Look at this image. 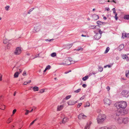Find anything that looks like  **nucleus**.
<instances>
[{
	"label": "nucleus",
	"mask_w": 129,
	"mask_h": 129,
	"mask_svg": "<svg viewBox=\"0 0 129 129\" xmlns=\"http://www.w3.org/2000/svg\"><path fill=\"white\" fill-rule=\"evenodd\" d=\"M77 102V101L74 102L72 100H70L67 102L69 105H73Z\"/></svg>",
	"instance_id": "9"
},
{
	"label": "nucleus",
	"mask_w": 129,
	"mask_h": 129,
	"mask_svg": "<svg viewBox=\"0 0 129 129\" xmlns=\"http://www.w3.org/2000/svg\"><path fill=\"white\" fill-rule=\"evenodd\" d=\"M88 78V76H85L84 77H83L82 79L83 81H85Z\"/></svg>",
	"instance_id": "25"
},
{
	"label": "nucleus",
	"mask_w": 129,
	"mask_h": 129,
	"mask_svg": "<svg viewBox=\"0 0 129 129\" xmlns=\"http://www.w3.org/2000/svg\"><path fill=\"white\" fill-rule=\"evenodd\" d=\"M114 14H115V19L116 20H117V19H118V17L117 16V14L116 13H115Z\"/></svg>",
	"instance_id": "35"
},
{
	"label": "nucleus",
	"mask_w": 129,
	"mask_h": 129,
	"mask_svg": "<svg viewBox=\"0 0 129 129\" xmlns=\"http://www.w3.org/2000/svg\"><path fill=\"white\" fill-rule=\"evenodd\" d=\"M31 82V81L30 80L28 81V82H27V83H29L30 82Z\"/></svg>",
	"instance_id": "63"
},
{
	"label": "nucleus",
	"mask_w": 129,
	"mask_h": 129,
	"mask_svg": "<svg viewBox=\"0 0 129 129\" xmlns=\"http://www.w3.org/2000/svg\"><path fill=\"white\" fill-rule=\"evenodd\" d=\"M83 49L82 48H77V49L76 50H82Z\"/></svg>",
	"instance_id": "43"
},
{
	"label": "nucleus",
	"mask_w": 129,
	"mask_h": 129,
	"mask_svg": "<svg viewBox=\"0 0 129 129\" xmlns=\"http://www.w3.org/2000/svg\"><path fill=\"white\" fill-rule=\"evenodd\" d=\"M27 83V82H25L24 83H23V84L24 85H26Z\"/></svg>",
	"instance_id": "58"
},
{
	"label": "nucleus",
	"mask_w": 129,
	"mask_h": 129,
	"mask_svg": "<svg viewBox=\"0 0 129 129\" xmlns=\"http://www.w3.org/2000/svg\"><path fill=\"white\" fill-rule=\"evenodd\" d=\"M91 123V122H88L86 125L85 126L84 129H89Z\"/></svg>",
	"instance_id": "12"
},
{
	"label": "nucleus",
	"mask_w": 129,
	"mask_h": 129,
	"mask_svg": "<svg viewBox=\"0 0 129 129\" xmlns=\"http://www.w3.org/2000/svg\"><path fill=\"white\" fill-rule=\"evenodd\" d=\"M92 17L94 20H97L99 18L98 16L95 14L92 15Z\"/></svg>",
	"instance_id": "13"
},
{
	"label": "nucleus",
	"mask_w": 129,
	"mask_h": 129,
	"mask_svg": "<svg viewBox=\"0 0 129 129\" xmlns=\"http://www.w3.org/2000/svg\"><path fill=\"white\" fill-rule=\"evenodd\" d=\"M126 77H129V72L128 71L127 74H126Z\"/></svg>",
	"instance_id": "48"
},
{
	"label": "nucleus",
	"mask_w": 129,
	"mask_h": 129,
	"mask_svg": "<svg viewBox=\"0 0 129 129\" xmlns=\"http://www.w3.org/2000/svg\"><path fill=\"white\" fill-rule=\"evenodd\" d=\"M12 120V118H9L7 121V122L8 123H9Z\"/></svg>",
	"instance_id": "28"
},
{
	"label": "nucleus",
	"mask_w": 129,
	"mask_h": 129,
	"mask_svg": "<svg viewBox=\"0 0 129 129\" xmlns=\"http://www.w3.org/2000/svg\"><path fill=\"white\" fill-rule=\"evenodd\" d=\"M81 89H78L75 90V92L76 93H78L79 92L81 91Z\"/></svg>",
	"instance_id": "39"
},
{
	"label": "nucleus",
	"mask_w": 129,
	"mask_h": 129,
	"mask_svg": "<svg viewBox=\"0 0 129 129\" xmlns=\"http://www.w3.org/2000/svg\"><path fill=\"white\" fill-rule=\"evenodd\" d=\"M53 40V39H47L46 40V41H49L50 42V41H51V40Z\"/></svg>",
	"instance_id": "51"
},
{
	"label": "nucleus",
	"mask_w": 129,
	"mask_h": 129,
	"mask_svg": "<svg viewBox=\"0 0 129 129\" xmlns=\"http://www.w3.org/2000/svg\"><path fill=\"white\" fill-rule=\"evenodd\" d=\"M99 129H110L108 127H106V126H105V127H100Z\"/></svg>",
	"instance_id": "29"
},
{
	"label": "nucleus",
	"mask_w": 129,
	"mask_h": 129,
	"mask_svg": "<svg viewBox=\"0 0 129 129\" xmlns=\"http://www.w3.org/2000/svg\"><path fill=\"white\" fill-rule=\"evenodd\" d=\"M9 42V40L6 39H4L3 41V43L4 44H6Z\"/></svg>",
	"instance_id": "21"
},
{
	"label": "nucleus",
	"mask_w": 129,
	"mask_h": 129,
	"mask_svg": "<svg viewBox=\"0 0 129 129\" xmlns=\"http://www.w3.org/2000/svg\"><path fill=\"white\" fill-rule=\"evenodd\" d=\"M124 47V46L123 45H120L119 47V48L120 50H121L123 49Z\"/></svg>",
	"instance_id": "24"
},
{
	"label": "nucleus",
	"mask_w": 129,
	"mask_h": 129,
	"mask_svg": "<svg viewBox=\"0 0 129 129\" xmlns=\"http://www.w3.org/2000/svg\"><path fill=\"white\" fill-rule=\"evenodd\" d=\"M86 116L83 113L80 114L78 116V118L79 119H84L86 118Z\"/></svg>",
	"instance_id": "8"
},
{
	"label": "nucleus",
	"mask_w": 129,
	"mask_h": 129,
	"mask_svg": "<svg viewBox=\"0 0 129 129\" xmlns=\"http://www.w3.org/2000/svg\"><path fill=\"white\" fill-rule=\"evenodd\" d=\"M95 74H96V73H90L89 74V76H91V75H92V74H93V75H95Z\"/></svg>",
	"instance_id": "56"
},
{
	"label": "nucleus",
	"mask_w": 129,
	"mask_h": 129,
	"mask_svg": "<svg viewBox=\"0 0 129 129\" xmlns=\"http://www.w3.org/2000/svg\"><path fill=\"white\" fill-rule=\"evenodd\" d=\"M41 26H36L34 27V29L36 31H39L41 28Z\"/></svg>",
	"instance_id": "15"
},
{
	"label": "nucleus",
	"mask_w": 129,
	"mask_h": 129,
	"mask_svg": "<svg viewBox=\"0 0 129 129\" xmlns=\"http://www.w3.org/2000/svg\"><path fill=\"white\" fill-rule=\"evenodd\" d=\"M90 105L89 103L88 102H86V106H85L84 107H89L90 106Z\"/></svg>",
	"instance_id": "31"
},
{
	"label": "nucleus",
	"mask_w": 129,
	"mask_h": 129,
	"mask_svg": "<svg viewBox=\"0 0 129 129\" xmlns=\"http://www.w3.org/2000/svg\"><path fill=\"white\" fill-rule=\"evenodd\" d=\"M37 120V119H35V120H34V121H33L30 124V126H31V125H32L33 124H34V122H35V121H36V120Z\"/></svg>",
	"instance_id": "38"
},
{
	"label": "nucleus",
	"mask_w": 129,
	"mask_h": 129,
	"mask_svg": "<svg viewBox=\"0 0 129 129\" xmlns=\"http://www.w3.org/2000/svg\"><path fill=\"white\" fill-rule=\"evenodd\" d=\"M16 109H15L14 110H13V114H14L15 113V112H16Z\"/></svg>",
	"instance_id": "52"
},
{
	"label": "nucleus",
	"mask_w": 129,
	"mask_h": 129,
	"mask_svg": "<svg viewBox=\"0 0 129 129\" xmlns=\"http://www.w3.org/2000/svg\"><path fill=\"white\" fill-rule=\"evenodd\" d=\"M69 73V72H68V71L65 72L64 73L65 74H67L68 73Z\"/></svg>",
	"instance_id": "64"
},
{
	"label": "nucleus",
	"mask_w": 129,
	"mask_h": 129,
	"mask_svg": "<svg viewBox=\"0 0 129 129\" xmlns=\"http://www.w3.org/2000/svg\"><path fill=\"white\" fill-rule=\"evenodd\" d=\"M36 108V107L34 106L33 107V108L34 110H35Z\"/></svg>",
	"instance_id": "60"
},
{
	"label": "nucleus",
	"mask_w": 129,
	"mask_h": 129,
	"mask_svg": "<svg viewBox=\"0 0 129 129\" xmlns=\"http://www.w3.org/2000/svg\"><path fill=\"white\" fill-rule=\"evenodd\" d=\"M22 75L23 76L25 75H26V72L24 71L22 74Z\"/></svg>",
	"instance_id": "55"
},
{
	"label": "nucleus",
	"mask_w": 129,
	"mask_h": 129,
	"mask_svg": "<svg viewBox=\"0 0 129 129\" xmlns=\"http://www.w3.org/2000/svg\"><path fill=\"white\" fill-rule=\"evenodd\" d=\"M124 18V19L127 20L128 19H129V15H125Z\"/></svg>",
	"instance_id": "23"
},
{
	"label": "nucleus",
	"mask_w": 129,
	"mask_h": 129,
	"mask_svg": "<svg viewBox=\"0 0 129 129\" xmlns=\"http://www.w3.org/2000/svg\"><path fill=\"white\" fill-rule=\"evenodd\" d=\"M123 59H126V60L128 61L129 59L128 58V57L126 55H123L122 57Z\"/></svg>",
	"instance_id": "16"
},
{
	"label": "nucleus",
	"mask_w": 129,
	"mask_h": 129,
	"mask_svg": "<svg viewBox=\"0 0 129 129\" xmlns=\"http://www.w3.org/2000/svg\"><path fill=\"white\" fill-rule=\"evenodd\" d=\"M106 89H107L109 91L110 90V88L109 86H108L106 87Z\"/></svg>",
	"instance_id": "54"
},
{
	"label": "nucleus",
	"mask_w": 129,
	"mask_h": 129,
	"mask_svg": "<svg viewBox=\"0 0 129 129\" xmlns=\"http://www.w3.org/2000/svg\"><path fill=\"white\" fill-rule=\"evenodd\" d=\"M82 103H79L78 104V105L77 106V107L78 108H79L82 105Z\"/></svg>",
	"instance_id": "44"
},
{
	"label": "nucleus",
	"mask_w": 129,
	"mask_h": 129,
	"mask_svg": "<svg viewBox=\"0 0 129 129\" xmlns=\"http://www.w3.org/2000/svg\"><path fill=\"white\" fill-rule=\"evenodd\" d=\"M103 19L104 20H106L107 19V18L106 17H105V16H104V17H103Z\"/></svg>",
	"instance_id": "62"
},
{
	"label": "nucleus",
	"mask_w": 129,
	"mask_h": 129,
	"mask_svg": "<svg viewBox=\"0 0 129 129\" xmlns=\"http://www.w3.org/2000/svg\"><path fill=\"white\" fill-rule=\"evenodd\" d=\"M106 10L107 11H109L110 10V9L109 8H106Z\"/></svg>",
	"instance_id": "59"
},
{
	"label": "nucleus",
	"mask_w": 129,
	"mask_h": 129,
	"mask_svg": "<svg viewBox=\"0 0 129 129\" xmlns=\"http://www.w3.org/2000/svg\"><path fill=\"white\" fill-rule=\"evenodd\" d=\"M2 75L1 74H0V81H1L2 80Z\"/></svg>",
	"instance_id": "49"
},
{
	"label": "nucleus",
	"mask_w": 129,
	"mask_h": 129,
	"mask_svg": "<svg viewBox=\"0 0 129 129\" xmlns=\"http://www.w3.org/2000/svg\"><path fill=\"white\" fill-rule=\"evenodd\" d=\"M129 37V34H126V38Z\"/></svg>",
	"instance_id": "57"
},
{
	"label": "nucleus",
	"mask_w": 129,
	"mask_h": 129,
	"mask_svg": "<svg viewBox=\"0 0 129 129\" xmlns=\"http://www.w3.org/2000/svg\"><path fill=\"white\" fill-rule=\"evenodd\" d=\"M21 51L22 50L21 48L18 47L16 48L14 53L16 55H19L21 53Z\"/></svg>",
	"instance_id": "5"
},
{
	"label": "nucleus",
	"mask_w": 129,
	"mask_h": 129,
	"mask_svg": "<svg viewBox=\"0 0 129 129\" xmlns=\"http://www.w3.org/2000/svg\"><path fill=\"white\" fill-rule=\"evenodd\" d=\"M104 104L106 105H109L111 103V102L110 100L107 98H105L104 100Z\"/></svg>",
	"instance_id": "6"
},
{
	"label": "nucleus",
	"mask_w": 129,
	"mask_h": 129,
	"mask_svg": "<svg viewBox=\"0 0 129 129\" xmlns=\"http://www.w3.org/2000/svg\"><path fill=\"white\" fill-rule=\"evenodd\" d=\"M44 91V89H42L40 90V93H42Z\"/></svg>",
	"instance_id": "47"
},
{
	"label": "nucleus",
	"mask_w": 129,
	"mask_h": 129,
	"mask_svg": "<svg viewBox=\"0 0 129 129\" xmlns=\"http://www.w3.org/2000/svg\"><path fill=\"white\" fill-rule=\"evenodd\" d=\"M116 121L118 124H121L122 123V117H117L116 119Z\"/></svg>",
	"instance_id": "7"
},
{
	"label": "nucleus",
	"mask_w": 129,
	"mask_h": 129,
	"mask_svg": "<svg viewBox=\"0 0 129 129\" xmlns=\"http://www.w3.org/2000/svg\"><path fill=\"white\" fill-rule=\"evenodd\" d=\"M126 34L125 33H123L122 34V37L123 38H126Z\"/></svg>",
	"instance_id": "26"
},
{
	"label": "nucleus",
	"mask_w": 129,
	"mask_h": 129,
	"mask_svg": "<svg viewBox=\"0 0 129 129\" xmlns=\"http://www.w3.org/2000/svg\"><path fill=\"white\" fill-rule=\"evenodd\" d=\"M0 109L4 110L5 109V106L2 105H0Z\"/></svg>",
	"instance_id": "20"
},
{
	"label": "nucleus",
	"mask_w": 129,
	"mask_h": 129,
	"mask_svg": "<svg viewBox=\"0 0 129 129\" xmlns=\"http://www.w3.org/2000/svg\"><path fill=\"white\" fill-rule=\"evenodd\" d=\"M107 67H108V68H110L111 67V66L110 65H106L105 66H104V68H106Z\"/></svg>",
	"instance_id": "42"
},
{
	"label": "nucleus",
	"mask_w": 129,
	"mask_h": 129,
	"mask_svg": "<svg viewBox=\"0 0 129 129\" xmlns=\"http://www.w3.org/2000/svg\"><path fill=\"white\" fill-rule=\"evenodd\" d=\"M66 58H67V59H66L68 60H69L71 62L72 61V59L70 57H66Z\"/></svg>",
	"instance_id": "32"
},
{
	"label": "nucleus",
	"mask_w": 129,
	"mask_h": 129,
	"mask_svg": "<svg viewBox=\"0 0 129 129\" xmlns=\"http://www.w3.org/2000/svg\"><path fill=\"white\" fill-rule=\"evenodd\" d=\"M110 49L108 47H107L106 48V50L105 51L104 53H106L109 51Z\"/></svg>",
	"instance_id": "22"
},
{
	"label": "nucleus",
	"mask_w": 129,
	"mask_h": 129,
	"mask_svg": "<svg viewBox=\"0 0 129 129\" xmlns=\"http://www.w3.org/2000/svg\"><path fill=\"white\" fill-rule=\"evenodd\" d=\"M25 111H26V112L25 113V115H27V114H28L29 112V111L26 109L25 110Z\"/></svg>",
	"instance_id": "37"
},
{
	"label": "nucleus",
	"mask_w": 129,
	"mask_h": 129,
	"mask_svg": "<svg viewBox=\"0 0 129 129\" xmlns=\"http://www.w3.org/2000/svg\"><path fill=\"white\" fill-rule=\"evenodd\" d=\"M71 97V96L70 95H69L67 96L65 98V99L66 100H68L70 99Z\"/></svg>",
	"instance_id": "36"
},
{
	"label": "nucleus",
	"mask_w": 129,
	"mask_h": 129,
	"mask_svg": "<svg viewBox=\"0 0 129 129\" xmlns=\"http://www.w3.org/2000/svg\"><path fill=\"white\" fill-rule=\"evenodd\" d=\"M85 98V96L83 95L80 98V100H82L83 99Z\"/></svg>",
	"instance_id": "45"
},
{
	"label": "nucleus",
	"mask_w": 129,
	"mask_h": 129,
	"mask_svg": "<svg viewBox=\"0 0 129 129\" xmlns=\"http://www.w3.org/2000/svg\"><path fill=\"white\" fill-rule=\"evenodd\" d=\"M51 68V66L50 65H48L46 69H47V70L48 69H49Z\"/></svg>",
	"instance_id": "41"
},
{
	"label": "nucleus",
	"mask_w": 129,
	"mask_h": 129,
	"mask_svg": "<svg viewBox=\"0 0 129 129\" xmlns=\"http://www.w3.org/2000/svg\"><path fill=\"white\" fill-rule=\"evenodd\" d=\"M103 68L102 67H99V71L101 72L103 71Z\"/></svg>",
	"instance_id": "30"
},
{
	"label": "nucleus",
	"mask_w": 129,
	"mask_h": 129,
	"mask_svg": "<svg viewBox=\"0 0 129 129\" xmlns=\"http://www.w3.org/2000/svg\"><path fill=\"white\" fill-rule=\"evenodd\" d=\"M10 7L9 6H6L5 7V10L7 11H8L9 10V8Z\"/></svg>",
	"instance_id": "33"
},
{
	"label": "nucleus",
	"mask_w": 129,
	"mask_h": 129,
	"mask_svg": "<svg viewBox=\"0 0 129 129\" xmlns=\"http://www.w3.org/2000/svg\"><path fill=\"white\" fill-rule=\"evenodd\" d=\"M11 45L10 43H9L7 46V48L8 49H9L11 46Z\"/></svg>",
	"instance_id": "34"
},
{
	"label": "nucleus",
	"mask_w": 129,
	"mask_h": 129,
	"mask_svg": "<svg viewBox=\"0 0 129 129\" xmlns=\"http://www.w3.org/2000/svg\"><path fill=\"white\" fill-rule=\"evenodd\" d=\"M121 94L123 96L127 97L129 95V91L125 90H123Z\"/></svg>",
	"instance_id": "4"
},
{
	"label": "nucleus",
	"mask_w": 129,
	"mask_h": 129,
	"mask_svg": "<svg viewBox=\"0 0 129 129\" xmlns=\"http://www.w3.org/2000/svg\"><path fill=\"white\" fill-rule=\"evenodd\" d=\"M33 90L34 91H38L39 90V88L36 86H35L33 88Z\"/></svg>",
	"instance_id": "19"
},
{
	"label": "nucleus",
	"mask_w": 129,
	"mask_h": 129,
	"mask_svg": "<svg viewBox=\"0 0 129 129\" xmlns=\"http://www.w3.org/2000/svg\"><path fill=\"white\" fill-rule=\"evenodd\" d=\"M112 10L113 12V13L114 14L116 13L115 9V8H113L112 9Z\"/></svg>",
	"instance_id": "46"
},
{
	"label": "nucleus",
	"mask_w": 129,
	"mask_h": 129,
	"mask_svg": "<svg viewBox=\"0 0 129 129\" xmlns=\"http://www.w3.org/2000/svg\"><path fill=\"white\" fill-rule=\"evenodd\" d=\"M34 9V8H32V9H30L28 11V14H30V12H31V11H33V10Z\"/></svg>",
	"instance_id": "40"
},
{
	"label": "nucleus",
	"mask_w": 129,
	"mask_h": 129,
	"mask_svg": "<svg viewBox=\"0 0 129 129\" xmlns=\"http://www.w3.org/2000/svg\"><path fill=\"white\" fill-rule=\"evenodd\" d=\"M91 27H93V29H97V30L94 31V33L96 34L94 36V38L95 39H99L101 38L102 33V31L100 29V26L99 25H96L91 26Z\"/></svg>",
	"instance_id": "2"
},
{
	"label": "nucleus",
	"mask_w": 129,
	"mask_h": 129,
	"mask_svg": "<svg viewBox=\"0 0 129 129\" xmlns=\"http://www.w3.org/2000/svg\"><path fill=\"white\" fill-rule=\"evenodd\" d=\"M129 121V119L127 118H122V123L125 124L127 123Z\"/></svg>",
	"instance_id": "10"
},
{
	"label": "nucleus",
	"mask_w": 129,
	"mask_h": 129,
	"mask_svg": "<svg viewBox=\"0 0 129 129\" xmlns=\"http://www.w3.org/2000/svg\"><path fill=\"white\" fill-rule=\"evenodd\" d=\"M72 46V44H70L69 45H68V46L69 47V48H70Z\"/></svg>",
	"instance_id": "50"
},
{
	"label": "nucleus",
	"mask_w": 129,
	"mask_h": 129,
	"mask_svg": "<svg viewBox=\"0 0 129 129\" xmlns=\"http://www.w3.org/2000/svg\"><path fill=\"white\" fill-rule=\"evenodd\" d=\"M97 24L99 25H103V24L104 23L100 21H98L96 22Z\"/></svg>",
	"instance_id": "18"
},
{
	"label": "nucleus",
	"mask_w": 129,
	"mask_h": 129,
	"mask_svg": "<svg viewBox=\"0 0 129 129\" xmlns=\"http://www.w3.org/2000/svg\"><path fill=\"white\" fill-rule=\"evenodd\" d=\"M116 107L118 110L116 112V115L118 116L124 115L127 113L124 110L127 106L126 103L125 101H121L116 103Z\"/></svg>",
	"instance_id": "1"
},
{
	"label": "nucleus",
	"mask_w": 129,
	"mask_h": 129,
	"mask_svg": "<svg viewBox=\"0 0 129 129\" xmlns=\"http://www.w3.org/2000/svg\"><path fill=\"white\" fill-rule=\"evenodd\" d=\"M16 93V91L15 92H14V94H13V95L14 96H15V95Z\"/></svg>",
	"instance_id": "61"
},
{
	"label": "nucleus",
	"mask_w": 129,
	"mask_h": 129,
	"mask_svg": "<svg viewBox=\"0 0 129 129\" xmlns=\"http://www.w3.org/2000/svg\"><path fill=\"white\" fill-rule=\"evenodd\" d=\"M106 119V116L104 114H100L97 118V122L99 124L103 123Z\"/></svg>",
	"instance_id": "3"
},
{
	"label": "nucleus",
	"mask_w": 129,
	"mask_h": 129,
	"mask_svg": "<svg viewBox=\"0 0 129 129\" xmlns=\"http://www.w3.org/2000/svg\"><path fill=\"white\" fill-rule=\"evenodd\" d=\"M68 120L69 119L68 118L64 117L63 119L62 122H61L60 123V124L62 123H63L64 124L66 123L68 121Z\"/></svg>",
	"instance_id": "11"
},
{
	"label": "nucleus",
	"mask_w": 129,
	"mask_h": 129,
	"mask_svg": "<svg viewBox=\"0 0 129 129\" xmlns=\"http://www.w3.org/2000/svg\"><path fill=\"white\" fill-rule=\"evenodd\" d=\"M86 86L87 85L85 84H84L82 85V87L84 88L86 87Z\"/></svg>",
	"instance_id": "53"
},
{
	"label": "nucleus",
	"mask_w": 129,
	"mask_h": 129,
	"mask_svg": "<svg viewBox=\"0 0 129 129\" xmlns=\"http://www.w3.org/2000/svg\"><path fill=\"white\" fill-rule=\"evenodd\" d=\"M19 73L18 72H16L14 75V77L15 78H17L18 77Z\"/></svg>",
	"instance_id": "17"
},
{
	"label": "nucleus",
	"mask_w": 129,
	"mask_h": 129,
	"mask_svg": "<svg viewBox=\"0 0 129 129\" xmlns=\"http://www.w3.org/2000/svg\"><path fill=\"white\" fill-rule=\"evenodd\" d=\"M51 55L52 57H54L56 56V53L55 52L52 53L51 54Z\"/></svg>",
	"instance_id": "27"
},
{
	"label": "nucleus",
	"mask_w": 129,
	"mask_h": 129,
	"mask_svg": "<svg viewBox=\"0 0 129 129\" xmlns=\"http://www.w3.org/2000/svg\"><path fill=\"white\" fill-rule=\"evenodd\" d=\"M63 106L62 105L58 106H57V110L58 111H59L62 110L63 108Z\"/></svg>",
	"instance_id": "14"
}]
</instances>
